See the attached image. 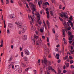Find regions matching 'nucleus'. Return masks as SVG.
Masks as SVG:
<instances>
[{"label": "nucleus", "mask_w": 74, "mask_h": 74, "mask_svg": "<svg viewBox=\"0 0 74 74\" xmlns=\"http://www.w3.org/2000/svg\"><path fill=\"white\" fill-rule=\"evenodd\" d=\"M37 38H38V36H32V41H33V43L34 44V45L35 44V40H36Z\"/></svg>", "instance_id": "nucleus-1"}, {"label": "nucleus", "mask_w": 74, "mask_h": 74, "mask_svg": "<svg viewBox=\"0 0 74 74\" xmlns=\"http://www.w3.org/2000/svg\"><path fill=\"white\" fill-rule=\"evenodd\" d=\"M37 18L38 19L37 21V22L38 23L39 25H41V23H42L41 21H40V18H41L40 15L38 16H37Z\"/></svg>", "instance_id": "nucleus-2"}, {"label": "nucleus", "mask_w": 74, "mask_h": 74, "mask_svg": "<svg viewBox=\"0 0 74 74\" xmlns=\"http://www.w3.org/2000/svg\"><path fill=\"white\" fill-rule=\"evenodd\" d=\"M46 69L47 72H50L51 70L52 71V70H53V69H52V66H49L48 68H46Z\"/></svg>", "instance_id": "nucleus-3"}, {"label": "nucleus", "mask_w": 74, "mask_h": 74, "mask_svg": "<svg viewBox=\"0 0 74 74\" xmlns=\"http://www.w3.org/2000/svg\"><path fill=\"white\" fill-rule=\"evenodd\" d=\"M31 6L32 7V10H33L32 11V13H34V11H36V6H35L34 4H32Z\"/></svg>", "instance_id": "nucleus-4"}, {"label": "nucleus", "mask_w": 74, "mask_h": 74, "mask_svg": "<svg viewBox=\"0 0 74 74\" xmlns=\"http://www.w3.org/2000/svg\"><path fill=\"white\" fill-rule=\"evenodd\" d=\"M47 59H46V58H44V60H42V63H44L45 65L46 66H47Z\"/></svg>", "instance_id": "nucleus-5"}, {"label": "nucleus", "mask_w": 74, "mask_h": 74, "mask_svg": "<svg viewBox=\"0 0 74 74\" xmlns=\"http://www.w3.org/2000/svg\"><path fill=\"white\" fill-rule=\"evenodd\" d=\"M15 23L17 25V26L19 28H21V24H20L19 22H18V23L17 22H16Z\"/></svg>", "instance_id": "nucleus-6"}, {"label": "nucleus", "mask_w": 74, "mask_h": 74, "mask_svg": "<svg viewBox=\"0 0 74 74\" xmlns=\"http://www.w3.org/2000/svg\"><path fill=\"white\" fill-rule=\"evenodd\" d=\"M25 52L26 55H29L30 54V52L27 50L26 49L25 50Z\"/></svg>", "instance_id": "nucleus-7"}, {"label": "nucleus", "mask_w": 74, "mask_h": 74, "mask_svg": "<svg viewBox=\"0 0 74 74\" xmlns=\"http://www.w3.org/2000/svg\"><path fill=\"white\" fill-rule=\"evenodd\" d=\"M15 67V70L16 71H18L19 70V65H16Z\"/></svg>", "instance_id": "nucleus-8"}, {"label": "nucleus", "mask_w": 74, "mask_h": 74, "mask_svg": "<svg viewBox=\"0 0 74 74\" xmlns=\"http://www.w3.org/2000/svg\"><path fill=\"white\" fill-rule=\"evenodd\" d=\"M11 66H12V69H14V66L12 64V63H11L10 65H8V67H10V68L11 67Z\"/></svg>", "instance_id": "nucleus-9"}, {"label": "nucleus", "mask_w": 74, "mask_h": 74, "mask_svg": "<svg viewBox=\"0 0 74 74\" xmlns=\"http://www.w3.org/2000/svg\"><path fill=\"white\" fill-rule=\"evenodd\" d=\"M26 30V27H24L23 28V29L21 31V32L22 33H25Z\"/></svg>", "instance_id": "nucleus-10"}, {"label": "nucleus", "mask_w": 74, "mask_h": 74, "mask_svg": "<svg viewBox=\"0 0 74 74\" xmlns=\"http://www.w3.org/2000/svg\"><path fill=\"white\" fill-rule=\"evenodd\" d=\"M74 37V35H71L69 37V41H72V38H73Z\"/></svg>", "instance_id": "nucleus-11"}, {"label": "nucleus", "mask_w": 74, "mask_h": 74, "mask_svg": "<svg viewBox=\"0 0 74 74\" xmlns=\"http://www.w3.org/2000/svg\"><path fill=\"white\" fill-rule=\"evenodd\" d=\"M46 13L47 14V18L48 19V18H49V11H47L46 12Z\"/></svg>", "instance_id": "nucleus-12"}, {"label": "nucleus", "mask_w": 74, "mask_h": 74, "mask_svg": "<svg viewBox=\"0 0 74 74\" xmlns=\"http://www.w3.org/2000/svg\"><path fill=\"white\" fill-rule=\"evenodd\" d=\"M62 12V15H64V18H67L68 17H67V15H66V13H63V12Z\"/></svg>", "instance_id": "nucleus-13"}, {"label": "nucleus", "mask_w": 74, "mask_h": 74, "mask_svg": "<svg viewBox=\"0 0 74 74\" xmlns=\"http://www.w3.org/2000/svg\"><path fill=\"white\" fill-rule=\"evenodd\" d=\"M47 25L48 28H50V26H49V22L48 21H47Z\"/></svg>", "instance_id": "nucleus-14"}, {"label": "nucleus", "mask_w": 74, "mask_h": 74, "mask_svg": "<svg viewBox=\"0 0 74 74\" xmlns=\"http://www.w3.org/2000/svg\"><path fill=\"white\" fill-rule=\"evenodd\" d=\"M1 45H0V47H3V40H2L1 41Z\"/></svg>", "instance_id": "nucleus-15"}, {"label": "nucleus", "mask_w": 74, "mask_h": 74, "mask_svg": "<svg viewBox=\"0 0 74 74\" xmlns=\"http://www.w3.org/2000/svg\"><path fill=\"white\" fill-rule=\"evenodd\" d=\"M27 40V36L26 35H24V36L23 40Z\"/></svg>", "instance_id": "nucleus-16"}, {"label": "nucleus", "mask_w": 74, "mask_h": 74, "mask_svg": "<svg viewBox=\"0 0 74 74\" xmlns=\"http://www.w3.org/2000/svg\"><path fill=\"white\" fill-rule=\"evenodd\" d=\"M56 57H57V59H59V54H56Z\"/></svg>", "instance_id": "nucleus-17"}, {"label": "nucleus", "mask_w": 74, "mask_h": 74, "mask_svg": "<svg viewBox=\"0 0 74 74\" xmlns=\"http://www.w3.org/2000/svg\"><path fill=\"white\" fill-rule=\"evenodd\" d=\"M24 60L25 61H26V62L27 61V57H24Z\"/></svg>", "instance_id": "nucleus-18"}, {"label": "nucleus", "mask_w": 74, "mask_h": 74, "mask_svg": "<svg viewBox=\"0 0 74 74\" xmlns=\"http://www.w3.org/2000/svg\"><path fill=\"white\" fill-rule=\"evenodd\" d=\"M65 31H64L63 33V37H65L66 36V34H65Z\"/></svg>", "instance_id": "nucleus-19"}, {"label": "nucleus", "mask_w": 74, "mask_h": 74, "mask_svg": "<svg viewBox=\"0 0 74 74\" xmlns=\"http://www.w3.org/2000/svg\"><path fill=\"white\" fill-rule=\"evenodd\" d=\"M58 73L59 74H60V73H61V71L60 70V69H59V68H58Z\"/></svg>", "instance_id": "nucleus-20"}, {"label": "nucleus", "mask_w": 74, "mask_h": 74, "mask_svg": "<svg viewBox=\"0 0 74 74\" xmlns=\"http://www.w3.org/2000/svg\"><path fill=\"white\" fill-rule=\"evenodd\" d=\"M50 14L51 15V16H53V12H52V11H50Z\"/></svg>", "instance_id": "nucleus-21"}, {"label": "nucleus", "mask_w": 74, "mask_h": 74, "mask_svg": "<svg viewBox=\"0 0 74 74\" xmlns=\"http://www.w3.org/2000/svg\"><path fill=\"white\" fill-rule=\"evenodd\" d=\"M58 36H59V35H58V34H56V35L55 38H56V39L57 38V39H58Z\"/></svg>", "instance_id": "nucleus-22"}, {"label": "nucleus", "mask_w": 74, "mask_h": 74, "mask_svg": "<svg viewBox=\"0 0 74 74\" xmlns=\"http://www.w3.org/2000/svg\"><path fill=\"white\" fill-rule=\"evenodd\" d=\"M67 58H68V56H66L64 58V60H66V59H67Z\"/></svg>", "instance_id": "nucleus-23"}, {"label": "nucleus", "mask_w": 74, "mask_h": 74, "mask_svg": "<svg viewBox=\"0 0 74 74\" xmlns=\"http://www.w3.org/2000/svg\"><path fill=\"white\" fill-rule=\"evenodd\" d=\"M9 25L10 26V27H12V23H9Z\"/></svg>", "instance_id": "nucleus-24"}, {"label": "nucleus", "mask_w": 74, "mask_h": 74, "mask_svg": "<svg viewBox=\"0 0 74 74\" xmlns=\"http://www.w3.org/2000/svg\"><path fill=\"white\" fill-rule=\"evenodd\" d=\"M38 41H39V43H40V44H41V42H42V40H41V38L39 39L38 40Z\"/></svg>", "instance_id": "nucleus-25"}, {"label": "nucleus", "mask_w": 74, "mask_h": 74, "mask_svg": "<svg viewBox=\"0 0 74 74\" xmlns=\"http://www.w3.org/2000/svg\"><path fill=\"white\" fill-rule=\"evenodd\" d=\"M63 25L65 26H67V23H66V22H65L64 23H63Z\"/></svg>", "instance_id": "nucleus-26"}, {"label": "nucleus", "mask_w": 74, "mask_h": 74, "mask_svg": "<svg viewBox=\"0 0 74 74\" xmlns=\"http://www.w3.org/2000/svg\"><path fill=\"white\" fill-rule=\"evenodd\" d=\"M68 33L69 35H70V36L73 35V34H72V33L70 32H68Z\"/></svg>", "instance_id": "nucleus-27"}, {"label": "nucleus", "mask_w": 74, "mask_h": 74, "mask_svg": "<svg viewBox=\"0 0 74 74\" xmlns=\"http://www.w3.org/2000/svg\"><path fill=\"white\" fill-rule=\"evenodd\" d=\"M47 4V2L45 3L42 4L43 6H44L45 5H46Z\"/></svg>", "instance_id": "nucleus-28"}, {"label": "nucleus", "mask_w": 74, "mask_h": 74, "mask_svg": "<svg viewBox=\"0 0 74 74\" xmlns=\"http://www.w3.org/2000/svg\"><path fill=\"white\" fill-rule=\"evenodd\" d=\"M38 4L39 7H41V4H40V1H38Z\"/></svg>", "instance_id": "nucleus-29"}, {"label": "nucleus", "mask_w": 74, "mask_h": 74, "mask_svg": "<svg viewBox=\"0 0 74 74\" xmlns=\"http://www.w3.org/2000/svg\"><path fill=\"white\" fill-rule=\"evenodd\" d=\"M72 17H73V16H71L69 18V19L71 20H71L73 19Z\"/></svg>", "instance_id": "nucleus-30"}, {"label": "nucleus", "mask_w": 74, "mask_h": 74, "mask_svg": "<svg viewBox=\"0 0 74 74\" xmlns=\"http://www.w3.org/2000/svg\"><path fill=\"white\" fill-rule=\"evenodd\" d=\"M21 56L22 57H23V52H22L21 53Z\"/></svg>", "instance_id": "nucleus-31"}, {"label": "nucleus", "mask_w": 74, "mask_h": 74, "mask_svg": "<svg viewBox=\"0 0 74 74\" xmlns=\"http://www.w3.org/2000/svg\"><path fill=\"white\" fill-rule=\"evenodd\" d=\"M21 64L22 65V66L23 67H25L26 66V65L23 63H22Z\"/></svg>", "instance_id": "nucleus-32"}, {"label": "nucleus", "mask_w": 74, "mask_h": 74, "mask_svg": "<svg viewBox=\"0 0 74 74\" xmlns=\"http://www.w3.org/2000/svg\"><path fill=\"white\" fill-rule=\"evenodd\" d=\"M6 0V4H9V0Z\"/></svg>", "instance_id": "nucleus-33"}, {"label": "nucleus", "mask_w": 74, "mask_h": 74, "mask_svg": "<svg viewBox=\"0 0 74 74\" xmlns=\"http://www.w3.org/2000/svg\"><path fill=\"white\" fill-rule=\"evenodd\" d=\"M52 71H54V73H55V74H56V71L55 69H53L52 70Z\"/></svg>", "instance_id": "nucleus-34"}, {"label": "nucleus", "mask_w": 74, "mask_h": 74, "mask_svg": "<svg viewBox=\"0 0 74 74\" xmlns=\"http://www.w3.org/2000/svg\"><path fill=\"white\" fill-rule=\"evenodd\" d=\"M71 69H74V65H72L71 66Z\"/></svg>", "instance_id": "nucleus-35"}, {"label": "nucleus", "mask_w": 74, "mask_h": 74, "mask_svg": "<svg viewBox=\"0 0 74 74\" xmlns=\"http://www.w3.org/2000/svg\"><path fill=\"white\" fill-rule=\"evenodd\" d=\"M56 42H57V43H58V42H59V39L57 38L56 39Z\"/></svg>", "instance_id": "nucleus-36"}, {"label": "nucleus", "mask_w": 74, "mask_h": 74, "mask_svg": "<svg viewBox=\"0 0 74 74\" xmlns=\"http://www.w3.org/2000/svg\"><path fill=\"white\" fill-rule=\"evenodd\" d=\"M34 73L35 74H37V71H36V70H34Z\"/></svg>", "instance_id": "nucleus-37"}, {"label": "nucleus", "mask_w": 74, "mask_h": 74, "mask_svg": "<svg viewBox=\"0 0 74 74\" xmlns=\"http://www.w3.org/2000/svg\"><path fill=\"white\" fill-rule=\"evenodd\" d=\"M38 42H39V41H38L36 42V45H39V43Z\"/></svg>", "instance_id": "nucleus-38"}, {"label": "nucleus", "mask_w": 74, "mask_h": 74, "mask_svg": "<svg viewBox=\"0 0 74 74\" xmlns=\"http://www.w3.org/2000/svg\"><path fill=\"white\" fill-rule=\"evenodd\" d=\"M69 64L67 63V64L66 65V67H69Z\"/></svg>", "instance_id": "nucleus-39"}, {"label": "nucleus", "mask_w": 74, "mask_h": 74, "mask_svg": "<svg viewBox=\"0 0 74 74\" xmlns=\"http://www.w3.org/2000/svg\"><path fill=\"white\" fill-rule=\"evenodd\" d=\"M59 19H60V21H63V19H62V18H60V17H59Z\"/></svg>", "instance_id": "nucleus-40"}, {"label": "nucleus", "mask_w": 74, "mask_h": 74, "mask_svg": "<svg viewBox=\"0 0 74 74\" xmlns=\"http://www.w3.org/2000/svg\"><path fill=\"white\" fill-rule=\"evenodd\" d=\"M48 63L49 65L50 66V65H51V62L49 61H48Z\"/></svg>", "instance_id": "nucleus-41"}, {"label": "nucleus", "mask_w": 74, "mask_h": 74, "mask_svg": "<svg viewBox=\"0 0 74 74\" xmlns=\"http://www.w3.org/2000/svg\"><path fill=\"white\" fill-rule=\"evenodd\" d=\"M40 71L41 72V73H42V68H40Z\"/></svg>", "instance_id": "nucleus-42"}, {"label": "nucleus", "mask_w": 74, "mask_h": 74, "mask_svg": "<svg viewBox=\"0 0 74 74\" xmlns=\"http://www.w3.org/2000/svg\"><path fill=\"white\" fill-rule=\"evenodd\" d=\"M40 32H41V33H43V29H40Z\"/></svg>", "instance_id": "nucleus-43"}, {"label": "nucleus", "mask_w": 74, "mask_h": 74, "mask_svg": "<svg viewBox=\"0 0 74 74\" xmlns=\"http://www.w3.org/2000/svg\"><path fill=\"white\" fill-rule=\"evenodd\" d=\"M60 16H61V17H62V18H63L64 16V15L63 14H61Z\"/></svg>", "instance_id": "nucleus-44"}, {"label": "nucleus", "mask_w": 74, "mask_h": 74, "mask_svg": "<svg viewBox=\"0 0 74 74\" xmlns=\"http://www.w3.org/2000/svg\"><path fill=\"white\" fill-rule=\"evenodd\" d=\"M19 73H22V71L21 70H19V69L18 70Z\"/></svg>", "instance_id": "nucleus-45"}, {"label": "nucleus", "mask_w": 74, "mask_h": 74, "mask_svg": "<svg viewBox=\"0 0 74 74\" xmlns=\"http://www.w3.org/2000/svg\"><path fill=\"white\" fill-rule=\"evenodd\" d=\"M61 61V60H58V63H60Z\"/></svg>", "instance_id": "nucleus-46"}, {"label": "nucleus", "mask_w": 74, "mask_h": 74, "mask_svg": "<svg viewBox=\"0 0 74 74\" xmlns=\"http://www.w3.org/2000/svg\"><path fill=\"white\" fill-rule=\"evenodd\" d=\"M23 3L24 4H27V3H26V2L24 0H23Z\"/></svg>", "instance_id": "nucleus-47"}, {"label": "nucleus", "mask_w": 74, "mask_h": 74, "mask_svg": "<svg viewBox=\"0 0 74 74\" xmlns=\"http://www.w3.org/2000/svg\"><path fill=\"white\" fill-rule=\"evenodd\" d=\"M67 40H65L64 41V44H67Z\"/></svg>", "instance_id": "nucleus-48"}, {"label": "nucleus", "mask_w": 74, "mask_h": 74, "mask_svg": "<svg viewBox=\"0 0 74 74\" xmlns=\"http://www.w3.org/2000/svg\"><path fill=\"white\" fill-rule=\"evenodd\" d=\"M37 14H35V15H39V16H40V13L38 12H37Z\"/></svg>", "instance_id": "nucleus-49"}, {"label": "nucleus", "mask_w": 74, "mask_h": 74, "mask_svg": "<svg viewBox=\"0 0 74 74\" xmlns=\"http://www.w3.org/2000/svg\"><path fill=\"white\" fill-rule=\"evenodd\" d=\"M10 59L9 60V63L10 62V61H11V60H12V58H10Z\"/></svg>", "instance_id": "nucleus-50"}, {"label": "nucleus", "mask_w": 74, "mask_h": 74, "mask_svg": "<svg viewBox=\"0 0 74 74\" xmlns=\"http://www.w3.org/2000/svg\"><path fill=\"white\" fill-rule=\"evenodd\" d=\"M70 62L71 64H72V63H73L74 62V61H73V60H71L70 61Z\"/></svg>", "instance_id": "nucleus-51"}, {"label": "nucleus", "mask_w": 74, "mask_h": 74, "mask_svg": "<svg viewBox=\"0 0 74 74\" xmlns=\"http://www.w3.org/2000/svg\"><path fill=\"white\" fill-rule=\"evenodd\" d=\"M63 73H67V71H66V70H64L63 71Z\"/></svg>", "instance_id": "nucleus-52"}, {"label": "nucleus", "mask_w": 74, "mask_h": 74, "mask_svg": "<svg viewBox=\"0 0 74 74\" xmlns=\"http://www.w3.org/2000/svg\"><path fill=\"white\" fill-rule=\"evenodd\" d=\"M47 50H44V53L45 54H47Z\"/></svg>", "instance_id": "nucleus-53"}, {"label": "nucleus", "mask_w": 74, "mask_h": 74, "mask_svg": "<svg viewBox=\"0 0 74 74\" xmlns=\"http://www.w3.org/2000/svg\"><path fill=\"white\" fill-rule=\"evenodd\" d=\"M73 52H74L73 51H72V50H71L70 51V52L72 54H73Z\"/></svg>", "instance_id": "nucleus-54"}, {"label": "nucleus", "mask_w": 74, "mask_h": 74, "mask_svg": "<svg viewBox=\"0 0 74 74\" xmlns=\"http://www.w3.org/2000/svg\"><path fill=\"white\" fill-rule=\"evenodd\" d=\"M62 7V5H60V6L59 7L60 9H62V7Z\"/></svg>", "instance_id": "nucleus-55"}, {"label": "nucleus", "mask_w": 74, "mask_h": 74, "mask_svg": "<svg viewBox=\"0 0 74 74\" xmlns=\"http://www.w3.org/2000/svg\"><path fill=\"white\" fill-rule=\"evenodd\" d=\"M69 59H70L71 60L73 59V57H71V56H70L69 57Z\"/></svg>", "instance_id": "nucleus-56"}, {"label": "nucleus", "mask_w": 74, "mask_h": 74, "mask_svg": "<svg viewBox=\"0 0 74 74\" xmlns=\"http://www.w3.org/2000/svg\"><path fill=\"white\" fill-rule=\"evenodd\" d=\"M26 6L27 8H29V6H28V4L27 3H26Z\"/></svg>", "instance_id": "nucleus-57"}, {"label": "nucleus", "mask_w": 74, "mask_h": 74, "mask_svg": "<svg viewBox=\"0 0 74 74\" xmlns=\"http://www.w3.org/2000/svg\"><path fill=\"white\" fill-rule=\"evenodd\" d=\"M10 3H14V1L12 0H11Z\"/></svg>", "instance_id": "nucleus-58"}, {"label": "nucleus", "mask_w": 74, "mask_h": 74, "mask_svg": "<svg viewBox=\"0 0 74 74\" xmlns=\"http://www.w3.org/2000/svg\"><path fill=\"white\" fill-rule=\"evenodd\" d=\"M42 37L43 38V39H45V36H42Z\"/></svg>", "instance_id": "nucleus-59"}, {"label": "nucleus", "mask_w": 74, "mask_h": 74, "mask_svg": "<svg viewBox=\"0 0 74 74\" xmlns=\"http://www.w3.org/2000/svg\"><path fill=\"white\" fill-rule=\"evenodd\" d=\"M62 53H64V47H63V49H62Z\"/></svg>", "instance_id": "nucleus-60"}, {"label": "nucleus", "mask_w": 74, "mask_h": 74, "mask_svg": "<svg viewBox=\"0 0 74 74\" xmlns=\"http://www.w3.org/2000/svg\"><path fill=\"white\" fill-rule=\"evenodd\" d=\"M53 33H55V30L53 29Z\"/></svg>", "instance_id": "nucleus-61"}, {"label": "nucleus", "mask_w": 74, "mask_h": 74, "mask_svg": "<svg viewBox=\"0 0 74 74\" xmlns=\"http://www.w3.org/2000/svg\"><path fill=\"white\" fill-rule=\"evenodd\" d=\"M65 69H66V66L64 65L63 67V69L65 70Z\"/></svg>", "instance_id": "nucleus-62"}, {"label": "nucleus", "mask_w": 74, "mask_h": 74, "mask_svg": "<svg viewBox=\"0 0 74 74\" xmlns=\"http://www.w3.org/2000/svg\"><path fill=\"white\" fill-rule=\"evenodd\" d=\"M59 47H60V45L59 44L58 45H57L56 46V47H57V48H59Z\"/></svg>", "instance_id": "nucleus-63"}, {"label": "nucleus", "mask_w": 74, "mask_h": 74, "mask_svg": "<svg viewBox=\"0 0 74 74\" xmlns=\"http://www.w3.org/2000/svg\"><path fill=\"white\" fill-rule=\"evenodd\" d=\"M30 24L31 25V26L32 27V25H33L32 22V21H30Z\"/></svg>", "instance_id": "nucleus-64"}]
</instances>
